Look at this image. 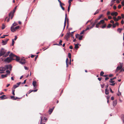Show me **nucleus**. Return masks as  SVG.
Returning a JSON list of instances; mask_svg holds the SVG:
<instances>
[{
	"label": "nucleus",
	"mask_w": 124,
	"mask_h": 124,
	"mask_svg": "<svg viewBox=\"0 0 124 124\" xmlns=\"http://www.w3.org/2000/svg\"><path fill=\"white\" fill-rule=\"evenodd\" d=\"M9 56H12L13 57V58L14 57H16V59H15V60H16V61L18 62L20 61L19 60H20V58L19 57L17 56L16 55H15L12 53H11L10 54V55H9Z\"/></svg>",
	"instance_id": "1"
},
{
	"label": "nucleus",
	"mask_w": 124,
	"mask_h": 124,
	"mask_svg": "<svg viewBox=\"0 0 124 124\" xmlns=\"http://www.w3.org/2000/svg\"><path fill=\"white\" fill-rule=\"evenodd\" d=\"M8 57L6 59L4 60V61L9 63L12 60H15L14 59H13V57Z\"/></svg>",
	"instance_id": "2"
},
{
	"label": "nucleus",
	"mask_w": 124,
	"mask_h": 124,
	"mask_svg": "<svg viewBox=\"0 0 124 124\" xmlns=\"http://www.w3.org/2000/svg\"><path fill=\"white\" fill-rule=\"evenodd\" d=\"M6 52V50H5L4 48H1L0 51V57L3 55H4V54H5Z\"/></svg>",
	"instance_id": "3"
},
{
	"label": "nucleus",
	"mask_w": 124,
	"mask_h": 124,
	"mask_svg": "<svg viewBox=\"0 0 124 124\" xmlns=\"http://www.w3.org/2000/svg\"><path fill=\"white\" fill-rule=\"evenodd\" d=\"M6 68L3 67H0V73H4V72L5 71Z\"/></svg>",
	"instance_id": "4"
},
{
	"label": "nucleus",
	"mask_w": 124,
	"mask_h": 124,
	"mask_svg": "<svg viewBox=\"0 0 124 124\" xmlns=\"http://www.w3.org/2000/svg\"><path fill=\"white\" fill-rule=\"evenodd\" d=\"M12 94H13L14 96H10V98L12 100H16V99H21L22 98V97L19 98L17 97H15V96H14V95H15V93H12Z\"/></svg>",
	"instance_id": "5"
},
{
	"label": "nucleus",
	"mask_w": 124,
	"mask_h": 124,
	"mask_svg": "<svg viewBox=\"0 0 124 124\" xmlns=\"http://www.w3.org/2000/svg\"><path fill=\"white\" fill-rule=\"evenodd\" d=\"M9 40V39H7L5 40H2V45H6L7 44L8 41Z\"/></svg>",
	"instance_id": "6"
},
{
	"label": "nucleus",
	"mask_w": 124,
	"mask_h": 124,
	"mask_svg": "<svg viewBox=\"0 0 124 124\" xmlns=\"http://www.w3.org/2000/svg\"><path fill=\"white\" fill-rule=\"evenodd\" d=\"M54 107L52 108H50L48 110V112L49 114H51L52 112Z\"/></svg>",
	"instance_id": "7"
},
{
	"label": "nucleus",
	"mask_w": 124,
	"mask_h": 124,
	"mask_svg": "<svg viewBox=\"0 0 124 124\" xmlns=\"http://www.w3.org/2000/svg\"><path fill=\"white\" fill-rule=\"evenodd\" d=\"M122 68V65H120V66H118L117 67L116 69V72H117L118 70L121 69Z\"/></svg>",
	"instance_id": "8"
},
{
	"label": "nucleus",
	"mask_w": 124,
	"mask_h": 124,
	"mask_svg": "<svg viewBox=\"0 0 124 124\" xmlns=\"http://www.w3.org/2000/svg\"><path fill=\"white\" fill-rule=\"evenodd\" d=\"M17 7V6L15 7L14 9L13 10V11H11L10 13H9V16H11V14L12 13H14L15 11L16 10V8Z\"/></svg>",
	"instance_id": "9"
},
{
	"label": "nucleus",
	"mask_w": 124,
	"mask_h": 124,
	"mask_svg": "<svg viewBox=\"0 0 124 124\" xmlns=\"http://www.w3.org/2000/svg\"><path fill=\"white\" fill-rule=\"evenodd\" d=\"M111 15L112 16H117L118 14V13L116 12H113L111 13Z\"/></svg>",
	"instance_id": "10"
},
{
	"label": "nucleus",
	"mask_w": 124,
	"mask_h": 124,
	"mask_svg": "<svg viewBox=\"0 0 124 124\" xmlns=\"http://www.w3.org/2000/svg\"><path fill=\"white\" fill-rule=\"evenodd\" d=\"M6 98H7L6 97V96L5 95H3L0 97V99H1V100H3Z\"/></svg>",
	"instance_id": "11"
},
{
	"label": "nucleus",
	"mask_w": 124,
	"mask_h": 124,
	"mask_svg": "<svg viewBox=\"0 0 124 124\" xmlns=\"http://www.w3.org/2000/svg\"><path fill=\"white\" fill-rule=\"evenodd\" d=\"M67 14H65V21H64V25L63 30L64 29V28H65V27L66 26V18H67Z\"/></svg>",
	"instance_id": "12"
},
{
	"label": "nucleus",
	"mask_w": 124,
	"mask_h": 124,
	"mask_svg": "<svg viewBox=\"0 0 124 124\" xmlns=\"http://www.w3.org/2000/svg\"><path fill=\"white\" fill-rule=\"evenodd\" d=\"M8 74H2L1 75V78L0 77V79L1 78H5L6 77H7V76Z\"/></svg>",
	"instance_id": "13"
},
{
	"label": "nucleus",
	"mask_w": 124,
	"mask_h": 124,
	"mask_svg": "<svg viewBox=\"0 0 124 124\" xmlns=\"http://www.w3.org/2000/svg\"><path fill=\"white\" fill-rule=\"evenodd\" d=\"M23 61H20L19 62L22 64H24L25 63V59H23Z\"/></svg>",
	"instance_id": "14"
},
{
	"label": "nucleus",
	"mask_w": 124,
	"mask_h": 124,
	"mask_svg": "<svg viewBox=\"0 0 124 124\" xmlns=\"http://www.w3.org/2000/svg\"><path fill=\"white\" fill-rule=\"evenodd\" d=\"M38 90L37 89H36L35 90H30L28 92V93H31L33 92H36Z\"/></svg>",
	"instance_id": "15"
},
{
	"label": "nucleus",
	"mask_w": 124,
	"mask_h": 124,
	"mask_svg": "<svg viewBox=\"0 0 124 124\" xmlns=\"http://www.w3.org/2000/svg\"><path fill=\"white\" fill-rule=\"evenodd\" d=\"M117 104V101L116 100L114 101H113V106L115 107L116 106Z\"/></svg>",
	"instance_id": "16"
},
{
	"label": "nucleus",
	"mask_w": 124,
	"mask_h": 124,
	"mask_svg": "<svg viewBox=\"0 0 124 124\" xmlns=\"http://www.w3.org/2000/svg\"><path fill=\"white\" fill-rule=\"evenodd\" d=\"M32 84L34 86V87L35 88L36 87V82L35 81H33L32 82Z\"/></svg>",
	"instance_id": "17"
},
{
	"label": "nucleus",
	"mask_w": 124,
	"mask_h": 124,
	"mask_svg": "<svg viewBox=\"0 0 124 124\" xmlns=\"http://www.w3.org/2000/svg\"><path fill=\"white\" fill-rule=\"evenodd\" d=\"M11 31L12 32H14L16 31V29H15V28L12 27L11 26Z\"/></svg>",
	"instance_id": "18"
},
{
	"label": "nucleus",
	"mask_w": 124,
	"mask_h": 124,
	"mask_svg": "<svg viewBox=\"0 0 124 124\" xmlns=\"http://www.w3.org/2000/svg\"><path fill=\"white\" fill-rule=\"evenodd\" d=\"M10 53V51L8 52L6 54H5L4 55V57H7L8 55Z\"/></svg>",
	"instance_id": "19"
},
{
	"label": "nucleus",
	"mask_w": 124,
	"mask_h": 124,
	"mask_svg": "<svg viewBox=\"0 0 124 124\" xmlns=\"http://www.w3.org/2000/svg\"><path fill=\"white\" fill-rule=\"evenodd\" d=\"M106 95H107V96H106L105 97H106L107 100H109L110 96L108 95V93H105Z\"/></svg>",
	"instance_id": "20"
},
{
	"label": "nucleus",
	"mask_w": 124,
	"mask_h": 124,
	"mask_svg": "<svg viewBox=\"0 0 124 124\" xmlns=\"http://www.w3.org/2000/svg\"><path fill=\"white\" fill-rule=\"evenodd\" d=\"M79 44H75V46L74 48L75 49H78L79 47V46L78 45Z\"/></svg>",
	"instance_id": "21"
},
{
	"label": "nucleus",
	"mask_w": 124,
	"mask_h": 124,
	"mask_svg": "<svg viewBox=\"0 0 124 124\" xmlns=\"http://www.w3.org/2000/svg\"><path fill=\"white\" fill-rule=\"evenodd\" d=\"M10 65H5V68H6V69H9V67Z\"/></svg>",
	"instance_id": "22"
},
{
	"label": "nucleus",
	"mask_w": 124,
	"mask_h": 124,
	"mask_svg": "<svg viewBox=\"0 0 124 124\" xmlns=\"http://www.w3.org/2000/svg\"><path fill=\"white\" fill-rule=\"evenodd\" d=\"M113 19H114V21L115 22H116L118 20V19L116 18V17H114L113 18Z\"/></svg>",
	"instance_id": "23"
},
{
	"label": "nucleus",
	"mask_w": 124,
	"mask_h": 124,
	"mask_svg": "<svg viewBox=\"0 0 124 124\" xmlns=\"http://www.w3.org/2000/svg\"><path fill=\"white\" fill-rule=\"evenodd\" d=\"M123 30L122 28H119L117 29V31L120 33L121 32V31Z\"/></svg>",
	"instance_id": "24"
},
{
	"label": "nucleus",
	"mask_w": 124,
	"mask_h": 124,
	"mask_svg": "<svg viewBox=\"0 0 124 124\" xmlns=\"http://www.w3.org/2000/svg\"><path fill=\"white\" fill-rule=\"evenodd\" d=\"M68 56L69 58H70V61L71 60V55L70 53H69L68 54Z\"/></svg>",
	"instance_id": "25"
},
{
	"label": "nucleus",
	"mask_w": 124,
	"mask_h": 124,
	"mask_svg": "<svg viewBox=\"0 0 124 124\" xmlns=\"http://www.w3.org/2000/svg\"><path fill=\"white\" fill-rule=\"evenodd\" d=\"M17 25V23H16L15 22L12 24V27L13 26H15Z\"/></svg>",
	"instance_id": "26"
},
{
	"label": "nucleus",
	"mask_w": 124,
	"mask_h": 124,
	"mask_svg": "<svg viewBox=\"0 0 124 124\" xmlns=\"http://www.w3.org/2000/svg\"><path fill=\"white\" fill-rule=\"evenodd\" d=\"M83 36L82 35H80L79 36V38H78V39L79 40H81L82 39L83 37Z\"/></svg>",
	"instance_id": "27"
},
{
	"label": "nucleus",
	"mask_w": 124,
	"mask_h": 124,
	"mask_svg": "<svg viewBox=\"0 0 124 124\" xmlns=\"http://www.w3.org/2000/svg\"><path fill=\"white\" fill-rule=\"evenodd\" d=\"M18 87V86L17 85H14L13 86V87L12 88H13L15 89L17 87Z\"/></svg>",
	"instance_id": "28"
},
{
	"label": "nucleus",
	"mask_w": 124,
	"mask_h": 124,
	"mask_svg": "<svg viewBox=\"0 0 124 124\" xmlns=\"http://www.w3.org/2000/svg\"><path fill=\"white\" fill-rule=\"evenodd\" d=\"M8 35H4L2 36H1L0 37V38H5V36H7Z\"/></svg>",
	"instance_id": "29"
},
{
	"label": "nucleus",
	"mask_w": 124,
	"mask_h": 124,
	"mask_svg": "<svg viewBox=\"0 0 124 124\" xmlns=\"http://www.w3.org/2000/svg\"><path fill=\"white\" fill-rule=\"evenodd\" d=\"M99 11V9H97L96 11L95 12L94 14V15H95L97 14L98 13Z\"/></svg>",
	"instance_id": "30"
},
{
	"label": "nucleus",
	"mask_w": 124,
	"mask_h": 124,
	"mask_svg": "<svg viewBox=\"0 0 124 124\" xmlns=\"http://www.w3.org/2000/svg\"><path fill=\"white\" fill-rule=\"evenodd\" d=\"M70 4L68 7V12H69L70 8Z\"/></svg>",
	"instance_id": "31"
},
{
	"label": "nucleus",
	"mask_w": 124,
	"mask_h": 124,
	"mask_svg": "<svg viewBox=\"0 0 124 124\" xmlns=\"http://www.w3.org/2000/svg\"><path fill=\"white\" fill-rule=\"evenodd\" d=\"M102 15H101L97 19V20H99L100 19H101V18L102 17Z\"/></svg>",
	"instance_id": "32"
},
{
	"label": "nucleus",
	"mask_w": 124,
	"mask_h": 124,
	"mask_svg": "<svg viewBox=\"0 0 124 124\" xmlns=\"http://www.w3.org/2000/svg\"><path fill=\"white\" fill-rule=\"evenodd\" d=\"M62 40H61L60 42H59V44H58V45L59 46H62V44H61L62 43Z\"/></svg>",
	"instance_id": "33"
},
{
	"label": "nucleus",
	"mask_w": 124,
	"mask_h": 124,
	"mask_svg": "<svg viewBox=\"0 0 124 124\" xmlns=\"http://www.w3.org/2000/svg\"><path fill=\"white\" fill-rule=\"evenodd\" d=\"M112 78H111L110 79V80L109 81V82L111 83H114V81L112 80Z\"/></svg>",
	"instance_id": "34"
},
{
	"label": "nucleus",
	"mask_w": 124,
	"mask_h": 124,
	"mask_svg": "<svg viewBox=\"0 0 124 124\" xmlns=\"http://www.w3.org/2000/svg\"><path fill=\"white\" fill-rule=\"evenodd\" d=\"M20 28V26H16L15 28V29L16 30H17L19 29Z\"/></svg>",
	"instance_id": "35"
},
{
	"label": "nucleus",
	"mask_w": 124,
	"mask_h": 124,
	"mask_svg": "<svg viewBox=\"0 0 124 124\" xmlns=\"http://www.w3.org/2000/svg\"><path fill=\"white\" fill-rule=\"evenodd\" d=\"M100 22L101 23V24H103L104 23V21L103 20H102L100 21Z\"/></svg>",
	"instance_id": "36"
},
{
	"label": "nucleus",
	"mask_w": 124,
	"mask_h": 124,
	"mask_svg": "<svg viewBox=\"0 0 124 124\" xmlns=\"http://www.w3.org/2000/svg\"><path fill=\"white\" fill-rule=\"evenodd\" d=\"M15 42L14 41V39H12V45L13 46Z\"/></svg>",
	"instance_id": "37"
},
{
	"label": "nucleus",
	"mask_w": 124,
	"mask_h": 124,
	"mask_svg": "<svg viewBox=\"0 0 124 124\" xmlns=\"http://www.w3.org/2000/svg\"><path fill=\"white\" fill-rule=\"evenodd\" d=\"M80 36V35L78 34H77L76 35V37L77 38H79V36Z\"/></svg>",
	"instance_id": "38"
},
{
	"label": "nucleus",
	"mask_w": 124,
	"mask_h": 124,
	"mask_svg": "<svg viewBox=\"0 0 124 124\" xmlns=\"http://www.w3.org/2000/svg\"><path fill=\"white\" fill-rule=\"evenodd\" d=\"M104 73L103 71H101V72L100 73V74L101 76H103V74H104Z\"/></svg>",
	"instance_id": "39"
},
{
	"label": "nucleus",
	"mask_w": 124,
	"mask_h": 124,
	"mask_svg": "<svg viewBox=\"0 0 124 124\" xmlns=\"http://www.w3.org/2000/svg\"><path fill=\"white\" fill-rule=\"evenodd\" d=\"M111 25H112L111 24H109L107 26V27L108 28H109L111 27Z\"/></svg>",
	"instance_id": "40"
},
{
	"label": "nucleus",
	"mask_w": 124,
	"mask_h": 124,
	"mask_svg": "<svg viewBox=\"0 0 124 124\" xmlns=\"http://www.w3.org/2000/svg\"><path fill=\"white\" fill-rule=\"evenodd\" d=\"M21 82H19L18 83H17L16 85L18 86V87L19 85L21 84Z\"/></svg>",
	"instance_id": "41"
},
{
	"label": "nucleus",
	"mask_w": 124,
	"mask_h": 124,
	"mask_svg": "<svg viewBox=\"0 0 124 124\" xmlns=\"http://www.w3.org/2000/svg\"><path fill=\"white\" fill-rule=\"evenodd\" d=\"M12 66L11 65H10L9 67V70H12Z\"/></svg>",
	"instance_id": "42"
},
{
	"label": "nucleus",
	"mask_w": 124,
	"mask_h": 124,
	"mask_svg": "<svg viewBox=\"0 0 124 124\" xmlns=\"http://www.w3.org/2000/svg\"><path fill=\"white\" fill-rule=\"evenodd\" d=\"M14 13H12L11 15V19H12L13 18V17L14 16Z\"/></svg>",
	"instance_id": "43"
},
{
	"label": "nucleus",
	"mask_w": 124,
	"mask_h": 124,
	"mask_svg": "<svg viewBox=\"0 0 124 124\" xmlns=\"http://www.w3.org/2000/svg\"><path fill=\"white\" fill-rule=\"evenodd\" d=\"M5 27V25L4 24H3L2 25V29L3 30L4 29Z\"/></svg>",
	"instance_id": "44"
},
{
	"label": "nucleus",
	"mask_w": 124,
	"mask_h": 124,
	"mask_svg": "<svg viewBox=\"0 0 124 124\" xmlns=\"http://www.w3.org/2000/svg\"><path fill=\"white\" fill-rule=\"evenodd\" d=\"M60 6L61 7V8H62V9L63 10H65V8H64V7H62V5H61V4L60 5Z\"/></svg>",
	"instance_id": "45"
},
{
	"label": "nucleus",
	"mask_w": 124,
	"mask_h": 124,
	"mask_svg": "<svg viewBox=\"0 0 124 124\" xmlns=\"http://www.w3.org/2000/svg\"><path fill=\"white\" fill-rule=\"evenodd\" d=\"M15 89H14L13 88H12V93H14L15 91Z\"/></svg>",
	"instance_id": "46"
},
{
	"label": "nucleus",
	"mask_w": 124,
	"mask_h": 124,
	"mask_svg": "<svg viewBox=\"0 0 124 124\" xmlns=\"http://www.w3.org/2000/svg\"><path fill=\"white\" fill-rule=\"evenodd\" d=\"M6 72L7 73V74H10V72L9 70H7L6 71Z\"/></svg>",
	"instance_id": "47"
},
{
	"label": "nucleus",
	"mask_w": 124,
	"mask_h": 124,
	"mask_svg": "<svg viewBox=\"0 0 124 124\" xmlns=\"http://www.w3.org/2000/svg\"><path fill=\"white\" fill-rule=\"evenodd\" d=\"M106 26V24H105L104 25H103V26H102L101 27V28L102 29H103V28H105Z\"/></svg>",
	"instance_id": "48"
},
{
	"label": "nucleus",
	"mask_w": 124,
	"mask_h": 124,
	"mask_svg": "<svg viewBox=\"0 0 124 124\" xmlns=\"http://www.w3.org/2000/svg\"><path fill=\"white\" fill-rule=\"evenodd\" d=\"M95 25V24L93 23V24L92 26L90 28V29H91L93 27H94Z\"/></svg>",
	"instance_id": "49"
},
{
	"label": "nucleus",
	"mask_w": 124,
	"mask_h": 124,
	"mask_svg": "<svg viewBox=\"0 0 124 124\" xmlns=\"http://www.w3.org/2000/svg\"><path fill=\"white\" fill-rule=\"evenodd\" d=\"M98 20H97V19L95 20L93 24L95 25V24L97 22Z\"/></svg>",
	"instance_id": "50"
},
{
	"label": "nucleus",
	"mask_w": 124,
	"mask_h": 124,
	"mask_svg": "<svg viewBox=\"0 0 124 124\" xmlns=\"http://www.w3.org/2000/svg\"><path fill=\"white\" fill-rule=\"evenodd\" d=\"M68 58H66V64H67V63H68Z\"/></svg>",
	"instance_id": "51"
},
{
	"label": "nucleus",
	"mask_w": 124,
	"mask_h": 124,
	"mask_svg": "<svg viewBox=\"0 0 124 124\" xmlns=\"http://www.w3.org/2000/svg\"><path fill=\"white\" fill-rule=\"evenodd\" d=\"M69 37H68V36H67L66 35L65 36V38L67 40L68 39Z\"/></svg>",
	"instance_id": "52"
},
{
	"label": "nucleus",
	"mask_w": 124,
	"mask_h": 124,
	"mask_svg": "<svg viewBox=\"0 0 124 124\" xmlns=\"http://www.w3.org/2000/svg\"><path fill=\"white\" fill-rule=\"evenodd\" d=\"M17 37L16 36H15V38L14 39V40H16V39H17Z\"/></svg>",
	"instance_id": "53"
},
{
	"label": "nucleus",
	"mask_w": 124,
	"mask_h": 124,
	"mask_svg": "<svg viewBox=\"0 0 124 124\" xmlns=\"http://www.w3.org/2000/svg\"><path fill=\"white\" fill-rule=\"evenodd\" d=\"M70 35V33H67L66 35L68 36L69 37Z\"/></svg>",
	"instance_id": "54"
},
{
	"label": "nucleus",
	"mask_w": 124,
	"mask_h": 124,
	"mask_svg": "<svg viewBox=\"0 0 124 124\" xmlns=\"http://www.w3.org/2000/svg\"><path fill=\"white\" fill-rule=\"evenodd\" d=\"M85 31V30L83 31L82 32H81L80 33V35H81V34H83V33Z\"/></svg>",
	"instance_id": "55"
},
{
	"label": "nucleus",
	"mask_w": 124,
	"mask_h": 124,
	"mask_svg": "<svg viewBox=\"0 0 124 124\" xmlns=\"http://www.w3.org/2000/svg\"><path fill=\"white\" fill-rule=\"evenodd\" d=\"M121 7V5L120 4L118 6V8H120Z\"/></svg>",
	"instance_id": "56"
},
{
	"label": "nucleus",
	"mask_w": 124,
	"mask_h": 124,
	"mask_svg": "<svg viewBox=\"0 0 124 124\" xmlns=\"http://www.w3.org/2000/svg\"><path fill=\"white\" fill-rule=\"evenodd\" d=\"M121 4L123 6H124V1H123L122 2Z\"/></svg>",
	"instance_id": "57"
},
{
	"label": "nucleus",
	"mask_w": 124,
	"mask_h": 124,
	"mask_svg": "<svg viewBox=\"0 0 124 124\" xmlns=\"http://www.w3.org/2000/svg\"><path fill=\"white\" fill-rule=\"evenodd\" d=\"M26 79L24 80V82L22 83V84H25L26 83Z\"/></svg>",
	"instance_id": "58"
},
{
	"label": "nucleus",
	"mask_w": 124,
	"mask_h": 124,
	"mask_svg": "<svg viewBox=\"0 0 124 124\" xmlns=\"http://www.w3.org/2000/svg\"><path fill=\"white\" fill-rule=\"evenodd\" d=\"M115 83H112V84H110V85H111L112 86H114L115 85Z\"/></svg>",
	"instance_id": "59"
},
{
	"label": "nucleus",
	"mask_w": 124,
	"mask_h": 124,
	"mask_svg": "<svg viewBox=\"0 0 124 124\" xmlns=\"http://www.w3.org/2000/svg\"><path fill=\"white\" fill-rule=\"evenodd\" d=\"M36 55H33V54H31V57L32 58H33V57H34Z\"/></svg>",
	"instance_id": "60"
},
{
	"label": "nucleus",
	"mask_w": 124,
	"mask_h": 124,
	"mask_svg": "<svg viewBox=\"0 0 124 124\" xmlns=\"http://www.w3.org/2000/svg\"><path fill=\"white\" fill-rule=\"evenodd\" d=\"M90 29V28H89V27H87L86 29H85V30H84L85 31H86L87 30H89Z\"/></svg>",
	"instance_id": "61"
},
{
	"label": "nucleus",
	"mask_w": 124,
	"mask_h": 124,
	"mask_svg": "<svg viewBox=\"0 0 124 124\" xmlns=\"http://www.w3.org/2000/svg\"><path fill=\"white\" fill-rule=\"evenodd\" d=\"M101 85V88H103L104 87V86L105 85L104 84H103V85Z\"/></svg>",
	"instance_id": "62"
},
{
	"label": "nucleus",
	"mask_w": 124,
	"mask_h": 124,
	"mask_svg": "<svg viewBox=\"0 0 124 124\" xmlns=\"http://www.w3.org/2000/svg\"><path fill=\"white\" fill-rule=\"evenodd\" d=\"M117 18H118L117 19H118V20L119 19H121V16H118L117 17Z\"/></svg>",
	"instance_id": "63"
},
{
	"label": "nucleus",
	"mask_w": 124,
	"mask_h": 124,
	"mask_svg": "<svg viewBox=\"0 0 124 124\" xmlns=\"http://www.w3.org/2000/svg\"><path fill=\"white\" fill-rule=\"evenodd\" d=\"M113 8L114 9H116V6L115 5H114L113 6Z\"/></svg>",
	"instance_id": "64"
}]
</instances>
